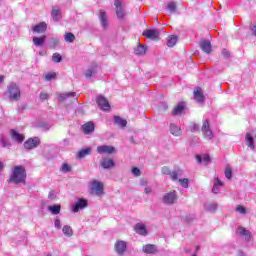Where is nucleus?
<instances>
[{"instance_id":"f257e3e1","label":"nucleus","mask_w":256,"mask_h":256,"mask_svg":"<svg viewBox=\"0 0 256 256\" xmlns=\"http://www.w3.org/2000/svg\"><path fill=\"white\" fill-rule=\"evenodd\" d=\"M25 179H27L25 166H15L8 181L14 183V185H19V183H25Z\"/></svg>"},{"instance_id":"f03ea898","label":"nucleus","mask_w":256,"mask_h":256,"mask_svg":"<svg viewBox=\"0 0 256 256\" xmlns=\"http://www.w3.org/2000/svg\"><path fill=\"white\" fill-rule=\"evenodd\" d=\"M6 95L9 101H21V88L17 83L11 82L7 86Z\"/></svg>"},{"instance_id":"7ed1b4c3","label":"nucleus","mask_w":256,"mask_h":256,"mask_svg":"<svg viewBox=\"0 0 256 256\" xmlns=\"http://www.w3.org/2000/svg\"><path fill=\"white\" fill-rule=\"evenodd\" d=\"M202 135L206 138L207 141H211L213 139V130H211V123L209 122V119H205L202 123Z\"/></svg>"},{"instance_id":"20e7f679","label":"nucleus","mask_w":256,"mask_h":256,"mask_svg":"<svg viewBox=\"0 0 256 256\" xmlns=\"http://www.w3.org/2000/svg\"><path fill=\"white\" fill-rule=\"evenodd\" d=\"M162 203L164 205H175L177 203V191L173 190L165 193L162 197Z\"/></svg>"},{"instance_id":"39448f33","label":"nucleus","mask_w":256,"mask_h":256,"mask_svg":"<svg viewBox=\"0 0 256 256\" xmlns=\"http://www.w3.org/2000/svg\"><path fill=\"white\" fill-rule=\"evenodd\" d=\"M41 145V139L39 137L29 138L24 142V149L31 151V149H37Z\"/></svg>"},{"instance_id":"423d86ee","label":"nucleus","mask_w":256,"mask_h":256,"mask_svg":"<svg viewBox=\"0 0 256 256\" xmlns=\"http://www.w3.org/2000/svg\"><path fill=\"white\" fill-rule=\"evenodd\" d=\"M114 248H115L117 255L124 256L125 252L127 251V242H125L123 240H118V241H116Z\"/></svg>"},{"instance_id":"0eeeda50","label":"nucleus","mask_w":256,"mask_h":256,"mask_svg":"<svg viewBox=\"0 0 256 256\" xmlns=\"http://www.w3.org/2000/svg\"><path fill=\"white\" fill-rule=\"evenodd\" d=\"M96 101H97L98 107H100L102 111H109V109H111V105H109V101L103 95H99L96 98Z\"/></svg>"},{"instance_id":"6e6552de","label":"nucleus","mask_w":256,"mask_h":256,"mask_svg":"<svg viewBox=\"0 0 256 256\" xmlns=\"http://www.w3.org/2000/svg\"><path fill=\"white\" fill-rule=\"evenodd\" d=\"M96 151L97 153H99V155H113V153H115L116 150L113 146L101 145L97 147Z\"/></svg>"},{"instance_id":"1a4fd4ad","label":"nucleus","mask_w":256,"mask_h":256,"mask_svg":"<svg viewBox=\"0 0 256 256\" xmlns=\"http://www.w3.org/2000/svg\"><path fill=\"white\" fill-rule=\"evenodd\" d=\"M103 184L100 181L94 180L91 182V191L95 193L98 197L103 195Z\"/></svg>"},{"instance_id":"9d476101","label":"nucleus","mask_w":256,"mask_h":256,"mask_svg":"<svg viewBox=\"0 0 256 256\" xmlns=\"http://www.w3.org/2000/svg\"><path fill=\"white\" fill-rule=\"evenodd\" d=\"M142 35L146 37V39H151L152 41H157L159 39V30L157 29H148L145 30Z\"/></svg>"},{"instance_id":"9b49d317","label":"nucleus","mask_w":256,"mask_h":256,"mask_svg":"<svg viewBox=\"0 0 256 256\" xmlns=\"http://www.w3.org/2000/svg\"><path fill=\"white\" fill-rule=\"evenodd\" d=\"M237 235L242 237L246 243H249L251 241V232L243 227H238L236 230Z\"/></svg>"},{"instance_id":"f8f14e48","label":"nucleus","mask_w":256,"mask_h":256,"mask_svg":"<svg viewBox=\"0 0 256 256\" xmlns=\"http://www.w3.org/2000/svg\"><path fill=\"white\" fill-rule=\"evenodd\" d=\"M10 135L12 141H15L16 143H23L25 141V136L19 132H17L15 129L10 130Z\"/></svg>"},{"instance_id":"ddd939ff","label":"nucleus","mask_w":256,"mask_h":256,"mask_svg":"<svg viewBox=\"0 0 256 256\" xmlns=\"http://www.w3.org/2000/svg\"><path fill=\"white\" fill-rule=\"evenodd\" d=\"M114 5L116 7V15L118 19H123V17H125V10H123V2L115 0Z\"/></svg>"},{"instance_id":"4468645a","label":"nucleus","mask_w":256,"mask_h":256,"mask_svg":"<svg viewBox=\"0 0 256 256\" xmlns=\"http://www.w3.org/2000/svg\"><path fill=\"white\" fill-rule=\"evenodd\" d=\"M194 100L196 103H203L205 101V95L203 94L201 87H197L194 90Z\"/></svg>"},{"instance_id":"2eb2a0df","label":"nucleus","mask_w":256,"mask_h":256,"mask_svg":"<svg viewBox=\"0 0 256 256\" xmlns=\"http://www.w3.org/2000/svg\"><path fill=\"white\" fill-rule=\"evenodd\" d=\"M87 207V200L79 199L78 202L72 207L73 213H78L81 209H85Z\"/></svg>"},{"instance_id":"dca6fc26","label":"nucleus","mask_w":256,"mask_h":256,"mask_svg":"<svg viewBox=\"0 0 256 256\" xmlns=\"http://www.w3.org/2000/svg\"><path fill=\"white\" fill-rule=\"evenodd\" d=\"M51 17L53 21H61L62 15H61V8L59 6H54L51 11Z\"/></svg>"},{"instance_id":"f3484780","label":"nucleus","mask_w":256,"mask_h":256,"mask_svg":"<svg viewBox=\"0 0 256 256\" xmlns=\"http://www.w3.org/2000/svg\"><path fill=\"white\" fill-rule=\"evenodd\" d=\"M143 253L146 255H155L157 253V246L153 244H146L142 247Z\"/></svg>"},{"instance_id":"a211bd4d","label":"nucleus","mask_w":256,"mask_h":256,"mask_svg":"<svg viewBox=\"0 0 256 256\" xmlns=\"http://www.w3.org/2000/svg\"><path fill=\"white\" fill-rule=\"evenodd\" d=\"M183 113H185V103L180 102L172 110V115L179 116V115H183Z\"/></svg>"},{"instance_id":"6ab92c4d","label":"nucleus","mask_w":256,"mask_h":256,"mask_svg":"<svg viewBox=\"0 0 256 256\" xmlns=\"http://www.w3.org/2000/svg\"><path fill=\"white\" fill-rule=\"evenodd\" d=\"M200 48L204 51V53H207V55L211 54L212 46H211V42H209V40H201Z\"/></svg>"},{"instance_id":"aec40b11","label":"nucleus","mask_w":256,"mask_h":256,"mask_svg":"<svg viewBox=\"0 0 256 256\" xmlns=\"http://www.w3.org/2000/svg\"><path fill=\"white\" fill-rule=\"evenodd\" d=\"M99 19H100V23H101V26L103 27V29H107V27H109V22L107 21V19H108L107 12L100 10Z\"/></svg>"},{"instance_id":"412c9836","label":"nucleus","mask_w":256,"mask_h":256,"mask_svg":"<svg viewBox=\"0 0 256 256\" xmlns=\"http://www.w3.org/2000/svg\"><path fill=\"white\" fill-rule=\"evenodd\" d=\"M100 165L103 169H111V167H115V161L113 159L103 158L100 161Z\"/></svg>"},{"instance_id":"4be33fe9","label":"nucleus","mask_w":256,"mask_h":256,"mask_svg":"<svg viewBox=\"0 0 256 256\" xmlns=\"http://www.w3.org/2000/svg\"><path fill=\"white\" fill-rule=\"evenodd\" d=\"M170 133L171 135H174V137H181L183 131L181 130V127L177 126L175 123H171Z\"/></svg>"},{"instance_id":"5701e85b","label":"nucleus","mask_w":256,"mask_h":256,"mask_svg":"<svg viewBox=\"0 0 256 256\" xmlns=\"http://www.w3.org/2000/svg\"><path fill=\"white\" fill-rule=\"evenodd\" d=\"M134 231H136L138 235H143V236L147 235V228L143 223H137L134 227Z\"/></svg>"},{"instance_id":"b1692460","label":"nucleus","mask_w":256,"mask_h":256,"mask_svg":"<svg viewBox=\"0 0 256 256\" xmlns=\"http://www.w3.org/2000/svg\"><path fill=\"white\" fill-rule=\"evenodd\" d=\"M32 31L34 33H45V31H47V23L40 22L39 24L32 28Z\"/></svg>"},{"instance_id":"393cba45","label":"nucleus","mask_w":256,"mask_h":256,"mask_svg":"<svg viewBox=\"0 0 256 256\" xmlns=\"http://www.w3.org/2000/svg\"><path fill=\"white\" fill-rule=\"evenodd\" d=\"M82 129L85 135H89V133H93L95 131V124H93V122H87L82 126Z\"/></svg>"},{"instance_id":"a878e982","label":"nucleus","mask_w":256,"mask_h":256,"mask_svg":"<svg viewBox=\"0 0 256 256\" xmlns=\"http://www.w3.org/2000/svg\"><path fill=\"white\" fill-rule=\"evenodd\" d=\"M223 182L219 179V178H215L214 179V185L212 187V193H214L215 195H217V193H219L221 187H223Z\"/></svg>"},{"instance_id":"bb28decb","label":"nucleus","mask_w":256,"mask_h":256,"mask_svg":"<svg viewBox=\"0 0 256 256\" xmlns=\"http://www.w3.org/2000/svg\"><path fill=\"white\" fill-rule=\"evenodd\" d=\"M245 141L247 147H250V149H255V141L253 140V134H251V132L246 133Z\"/></svg>"},{"instance_id":"cd10ccee","label":"nucleus","mask_w":256,"mask_h":256,"mask_svg":"<svg viewBox=\"0 0 256 256\" xmlns=\"http://www.w3.org/2000/svg\"><path fill=\"white\" fill-rule=\"evenodd\" d=\"M196 161L197 163H203V165H207L211 163V157H209L207 154H204L203 156L196 155Z\"/></svg>"},{"instance_id":"c85d7f7f","label":"nucleus","mask_w":256,"mask_h":256,"mask_svg":"<svg viewBox=\"0 0 256 256\" xmlns=\"http://www.w3.org/2000/svg\"><path fill=\"white\" fill-rule=\"evenodd\" d=\"M47 39V36H41V37H33L32 41L36 47H43L45 45V40Z\"/></svg>"},{"instance_id":"c756f323","label":"nucleus","mask_w":256,"mask_h":256,"mask_svg":"<svg viewBox=\"0 0 256 256\" xmlns=\"http://www.w3.org/2000/svg\"><path fill=\"white\" fill-rule=\"evenodd\" d=\"M114 123L122 129L127 127V120L121 118L120 116H114Z\"/></svg>"},{"instance_id":"7c9ffc66","label":"nucleus","mask_w":256,"mask_h":256,"mask_svg":"<svg viewBox=\"0 0 256 256\" xmlns=\"http://www.w3.org/2000/svg\"><path fill=\"white\" fill-rule=\"evenodd\" d=\"M134 53L135 55H145V53H147V48L142 44H138L134 49Z\"/></svg>"},{"instance_id":"2f4dec72","label":"nucleus","mask_w":256,"mask_h":256,"mask_svg":"<svg viewBox=\"0 0 256 256\" xmlns=\"http://www.w3.org/2000/svg\"><path fill=\"white\" fill-rule=\"evenodd\" d=\"M95 75H97V65L89 68L85 73L87 79H91V77H95Z\"/></svg>"},{"instance_id":"473e14b6","label":"nucleus","mask_w":256,"mask_h":256,"mask_svg":"<svg viewBox=\"0 0 256 256\" xmlns=\"http://www.w3.org/2000/svg\"><path fill=\"white\" fill-rule=\"evenodd\" d=\"M91 153V148H84L77 153L78 159H85Z\"/></svg>"},{"instance_id":"72a5a7b5","label":"nucleus","mask_w":256,"mask_h":256,"mask_svg":"<svg viewBox=\"0 0 256 256\" xmlns=\"http://www.w3.org/2000/svg\"><path fill=\"white\" fill-rule=\"evenodd\" d=\"M48 211L52 213V215H59L61 213V205H53V206H48Z\"/></svg>"},{"instance_id":"f704fd0d","label":"nucleus","mask_w":256,"mask_h":256,"mask_svg":"<svg viewBox=\"0 0 256 256\" xmlns=\"http://www.w3.org/2000/svg\"><path fill=\"white\" fill-rule=\"evenodd\" d=\"M75 95H77V93L75 92L64 93V94H60L58 96V99L59 101H66L67 99H71V97H75Z\"/></svg>"},{"instance_id":"c9c22d12","label":"nucleus","mask_w":256,"mask_h":256,"mask_svg":"<svg viewBox=\"0 0 256 256\" xmlns=\"http://www.w3.org/2000/svg\"><path fill=\"white\" fill-rule=\"evenodd\" d=\"M62 231L66 237H73V228H71V226L65 225Z\"/></svg>"},{"instance_id":"e433bc0d","label":"nucleus","mask_w":256,"mask_h":256,"mask_svg":"<svg viewBox=\"0 0 256 256\" xmlns=\"http://www.w3.org/2000/svg\"><path fill=\"white\" fill-rule=\"evenodd\" d=\"M217 207V203H210L205 206V209L208 211V213H215L217 211Z\"/></svg>"},{"instance_id":"4c0bfd02","label":"nucleus","mask_w":256,"mask_h":256,"mask_svg":"<svg viewBox=\"0 0 256 256\" xmlns=\"http://www.w3.org/2000/svg\"><path fill=\"white\" fill-rule=\"evenodd\" d=\"M167 45L168 47H175V45H177V36H169Z\"/></svg>"},{"instance_id":"58836bf2","label":"nucleus","mask_w":256,"mask_h":256,"mask_svg":"<svg viewBox=\"0 0 256 256\" xmlns=\"http://www.w3.org/2000/svg\"><path fill=\"white\" fill-rule=\"evenodd\" d=\"M64 39H65L66 43H73V41H75V35L71 32H67L64 35Z\"/></svg>"},{"instance_id":"ea45409f","label":"nucleus","mask_w":256,"mask_h":256,"mask_svg":"<svg viewBox=\"0 0 256 256\" xmlns=\"http://www.w3.org/2000/svg\"><path fill=\"white\" fill-rule=\"evenodd\" d=\"M0 143H1V147H3L4 149H9V147H11V143L9 140H7V138L2 137L0 139Z\"/></svg>"},{"instance_id":"a19ab883","label":"nucleus","mask_w":256,"mask_h":256,"mask_svg":"<svg viewBox=\"0 0 256 256\" xmlns=\"http://www.w3.org/2000/svg\"><path fill=\"white\" fill-rule=\"evenodd\" d=\"M45 81H53V79H57V73L55 72H48L45 74Z\"/></svg>"},{"instance_id":"79ce46f5","label":"nucleus","mask_w":256,"mask_h":256,"mask_svg":"<svg viewBox=\"0 0 256 256\" xmlns=\"http://www.w3.org/2000/svg\"><path fill=\"white\" fill-rule=\"evenodd\" d=\"M167 9L169 13H175L177 11V4L175 2L168 3Z\"/></svg>"},{"instance_id":"37998d69","label":"nucleus","mask_w":256,"mask_h":256,"mask_svg":"<svg viewBox=\"0 0 256 256\" xmlns=\"http://www.w3.org/2000/svg\"><path fill=\"white\" fill-rule=\"evenodd\" d=\"M224 174H225L226 179H232L233 170L231 169V166L226 167Z\"/></svg>"},{"instance_id":"c03bdc74","label":"nucleus","mask_w":256,"mask_h":256,"mask_svg":"<svg viewBox=\"0 0 256 256\" xmlns=\"http://www.w3.org/2000/svg\"><path fill=\"white\" fill-rule=\"evenodd\" d=\"M179 183L181 187H183L184 189H189V179L187 178L179 179Z\"/></svg>"},{"instance_id":"a18cd8bd","label":"nucleus","mask_w":256,"mask_h":256,"mask_svg":"<svg viewBox=\"0 0 256 256\" xmlns=\"http://www.w3.org/2000/svg\"><path fill=\"white\" fill-rule=\"evenodd\" d=\"M52 61H54V63H61V61H63V57H61V54L59 53H54L52 56Z\"/></svg>"},{"instance_id":"49530a36","label":"nucleus","mask_w":256,"mask_h":256,"mask_svg":"<svg viewBox=\"0 0 256 256\" xmlns=\"http://www.w3.org/2000/svg\"><path fill=\"white\" fill-rule=\"evenodd\" d=\"M179 175H181V173H179L178 171H172L170 172V179L172 181H177V179H179Z\"/></svg>"},{"instance_id":"de8ad7c7","label":"nucleus","mask_w":256,"mask_h":256,"mask_svg":"<svg viewBox=\"0 0 256 256\" xmlns=\"http://www.w3.org/2000/svg\"><path fill=\"white\" fill-rule=\"evenodd\" d=\"M58 45H59L58 38H51L50 39V47H52V49H55V47H57Z\"/></svg>"},{"instance_id":"09e8293b","label":"nucleus","mask_w":256,"mask_h":256,"mask_svg":"<svg viewBox=\"0 0 256 256\" xmlns=\"http://www.w3.org/2000/svg\"><path fill=\"white\" fill-rule=\"evenodd\" d=\"M61 171L63 173H69V171H71V166H69V164H63L61 167Z\"/></svg>"},{"instance_id":"8fccbe9b","label":"nucleus","mask_w":256,"mask_h":256,"mask_svg":"<svg viewBox=\"0 0 256 256\" xmlns=\"http://www.w3.org/2000/svg\"><path fill=\"white\" fill-rule=\"evenodd\" d=\"M132 174H134L135 177H141V170H139V168L135 167L132 169Z\"/></svg>"},{"instance_id":"3c124183","label":"nucleus","mask_w":256,"mask_h":256,"mask_svg":"<svg viewBox=\"0 0 256 256\" xmlns=\"http://www.w3.org/2000/svg\"><path fill=\"white\" fill-rule=\"evenodd\" d=\"M236 211H238V213H241V215H245V213H247L245 207L243 206H238Z\"/></svg>"},{"instance_id":"603ef678","label":"nucleus","mask_w":256,"mask_h":256,"mask_svg":"<svg viewBox=\"0 0 256 256\" xmlns=\"http://www.w3.org/2000/svg\"><path fill=\"white\" fill-rule=\"evenodd\" d=\"M161 171H162L163 175H169V176L171 175V172H172V171L169 170V168L166 167V166L163 167Z\"/></svg>"},{"instance_id":"864d4df0","label":"nucleus","mask_w":256,"mask_h":256,"mask_svg":"<svg viewBox=\"0 0 256 256\" xmlns=\"http://www.w3.org/2000/svg\"><path fill=\"white\" fill-rule=\"evenodd\" d=\"M40 99L41 101H47V99H49V94L41 92Z\"/></svg>"},{"instance_id":"5fc2aeb1","label":"nucleus","mask_w":256,"mask_h":256,"mask_svg":"<svg viewBox=\"0 0 256 256\" xmlns=\"http://www.w3.org/2000/svg\"><path fill=\"white\" fill-rule=\"evenodd\" d=\"M152 192H153V188H151L150 186L145 187L144 189L145 195H151Z\"/></svg>"},{"instance_id":"6e6d98bb","label":"nucleus","mask_w":256,"mask_h":256,"mask_svg":"<svg viewBox=\"0 0 256 256\" xmlns=\"http://www.w3.org/2000/svg\"><path fill=\"white\" fill-rule=\"evenodd\" d=\"M222 55H223V57H224L225 59H229L231 53H229L227 49H223V50H222Z\"/></svg>"},{"instance_id":"4d7b16f0","label":"nucleus","mask_w":256,"mask_h":256,"mask_svg":"<svg viewBox=\"0 0 256 256\" xmlns=\"http://www.w3.org/2000/svg\"><path fill=\"white\" fill-rule=\"evenodd\" d=\"M54 227H55L56 229H61V220L55 219V221H54Z\"/></svg>"},{"instance_id":"13d9d810","label":"nucleus","mask_w":256,"mask_h":256,"mask_svg":"<svg viewBox=\"0 0 256 256\" xmlns=\"http://www.w3.org/2000/svg\"><path fill=\"white\" fill-rule=\"evenodd\" d=\"M57 196L55 195V192H50L49 195H48V198L49 199H55Z\"/></svg>"},{"instance_id":"bf43d9fd","label":"nucleus","mask_w":256,"mask_h":256,"mask_svg":"<svg viewBox=\"0 0 256 256\" xmlns=\"http://www.w3.org/2000/svg\"><path fill=\"white\" fill-rule=\"evenodd\" d=\"M197 129H199V125L194 124V125L192 126V128H191V131H192V132H195V131H197Z\"/></svg>"},{"instance_id":"052dcab7","label":"nucleus","mask_w":256,"mask_h":256,"mask_svg":"<svg viewBox=\"0 0 256 256\" xmlns=\"http://www.w3.org/2000/svg\"><path fill=\"white\" fill-rule=\"evenodd\" d=\"M237 256H247V255H245V252H243V250H239L237 252Z\"/></svg>"},{"instance_id":"680f3d73","label":"nucleus","mask_w":256,"mask_h":256,"mask_svg":"<svg viewBox=\"0 0 256 256\" xmlns=\"http://www.w3.org/2000/svg\"><path fill=\"white\" fill-rule=\"evenodd\" d=\"M251 31L253 32V35L256 37V25L251 27Z\"/></svg>"},{"instance_id":"e2e57ef3","label":"nucleus","mask_w":256,"mask_h":256,"mask_svg":"<svg viewBox=\"0 0 256 256\" xmlns=\"http://www.w3.org/2000/svg\"><path fill=\"white\" fill-rule=\"evenodd\" d=\"M140 184L142 185V187H145V185H147V181H146V180H142V181L140 182Z\"/></svg>"},{"instance_id":"0e129e2a","label":"nucleus","mask_w":256,"mask_h":256,"mask_svg":"<svg viewBox=\"0 0 256 256\" xmlns=\"http://www.w3.org/2000/svg\"><path fill=\"white\" fill-rule=\"evenodd\" d=\"M5 76H0V84L3 83Z\"/></svg>"},{"instance_id":"69168bd1","label":"nucleus","mask_w":256,"mask_h":256,"mask_svg":"<svg viewBox=\"0 0 256 256\" xmlns=\"http://www.w3.org/2000/svg\"><path fill=\"white\" fill-rule=\"evenodd\" d=\"M4 166H3V162H0V171H3Z\"/></svg>"},{"instance_id":"338daca9","label":"nucleus","mask_w":256,"mask_h":256,"mask_svg":"<svg viewBox=\"0 0 256 256\" xmlns=\"http://www.w3.org/2000/svg\"><path fill=\"white\" fill-rule=\"evenodd\" d=\"M193 219H195V217H194V216H191L190 218H189V217H187V221H193Z\"/></svg>"},{"instance_id":"774afa93","label":"nucleus","mask_w":256,"mask_h":256,"mask_svg":"<svg viewBox=\"0 0 256 256\" xmlns=\"http://www.w3.org/2000/svg\"><path fill=\"white\" fill-rule=\"evenodd\" d=\"M199 249H201V247H199V246H196V251H199Z\"/></svg>"}]
</instances>
